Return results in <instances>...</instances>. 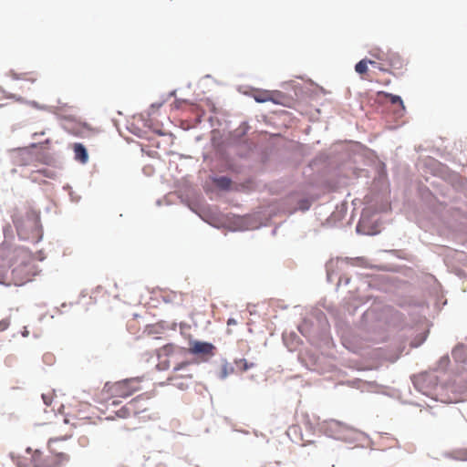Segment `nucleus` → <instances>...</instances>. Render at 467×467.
Wrapping results in <instances>:
<instances>
[{
    "instance_id": "nucleus-13",
    "label": "nucleus",
    "mask_w": 467,
    "mask_h": 467,
    "mask_svg": "<svg viewBox=\"0 0 467 467\" xmlns=\"http://www.w3.org/2000/svg\"><path fill=\"white\" fill-rule=\"evenodd\" d=\"M390 50H383L380 47H374L369 50V55L376 60L377 63H386Z\"/></svg>"
},
{
    "instance_id": "nucleus-21",
    "label": "nucleus",
    "mask_w": 467,
    "mask_h": 467,
    "mask_svg": "<svg viewBox=\"0 0 467 467\" xmlns=\"http://www.w3.org/2000/svg\"><path fill=\"white\" fill-rule=\"evenodd\" d=\"M232 371H233V368L230 365H228V364L223 365V369H222V373H223L222 377L223 378L227 377V375Z\"/></svg>"
},
{
    "instance_id": "nucleus-26",
    "label": "nucleus",
    "mask_w": 467,
    "mask_h": 467,
    "mask_svg": "<svg viewBox=\"0 0 467 467\" xmlns=\"http://www.w3.org/2000/svg\"><path fill=\"white\" fill-rule=\"evenodd\" d=\"M7 325L4 322H0V331L5 330Z\"/></svg>"
},
{
    "instance_id": "nucleus-1",
    "label": "nucleus",
    "mask_w": 467,
    "mask_h": 467,
    "mask_svg": "<svg viewBox=\"0 0 467 467\" xmlns=\"http://www.w3.org/2000/svg\"><path fill=\"white\" fill-rule=\"evenodd\" d=\"M0 262L2 265L13 267L11 274L16 285L30 281L35 275V260L27 249L3 243L0 245Z\"/></svg>"
},
{
    "instance_id": "nucleus-10",
    "label": "nucleus",
    "mask_w": 467,
    "mask_h": 467,
    "mask_svg": "<svg viewBox=\"0 0 467 467\" xmlns=\"http://www.w3.org/2000/svg\"><path fill=\"white\" fill-rule=\"evenodd\" d=\"M405 67L404 59L396 52L389 51L386 63H378V69L389 71V68L401 70Z\"/></svg>"
},
{
    "instance_id": "nucleus-3",
    "label": "nucleus",
    "mask_w": 467,
    "mask_h": 467,
    "mask_svg": "<svg viewBox=\"0 0 467 467\" xmlns=\"http://www.w3.org/2000/svg\"><path fill=\"white\" fill-rule=\"evenodd\" d=\"M13 223L21 239L31 243H38L42 239L40 213L32 207L16 211L13 216Z\"/></svg>"
},
{
    "instance_id": "nucleus-12",
    "label": "nucleus",
    "mask_w": 467,
    "mask_h": 467,
    "mask_svg": "<svg viewBox=\"0 0 467 467\" xmlns=\"http://www.w3.org/2000/svg\"><path fill=\"white\" fill-rule=\"evenodd\" d=\"M278 91H271V90H261L255 89L252 92V97L256 102L265 103L268 101H272L276 103V97H279Z\"/></svg>"
},
{
    "instance_id": "nucleus-7",
    "label": "nucleus",
    "mask_w": 467,
    "mask_h": 467,
    "mask_svg": "<svg viewBox=\"0 0 467 467\" xmlns=\"http://www.w3.org/2000/svg\"><path fill=\"white\" fill-rule=\"evenodd\" d=\"M10 159L16 166H36L38 154L30 148L15 149L10 151Z\"/></svg>"
},
{
    "instance_id": "nucleus-22",
    "label": "nucleus",
    "mask_w": 467,
    "mask_h": 467,
    "mask_svg": "<svg viewBox=\"0 0 467 467\" xmlns=\"http://www.w3.org/2000/svg\"><path fill=\"white\" fill-rule=\"evenodd\" d=\"M17 467H30V464L29 462H27L26 460H23L21 458H17L16 462Z\"/></svg>"
},
{
    "instance_id": "nucleus-17",
    "label": "nucleus",
    "mask_w": 467,
    "mask_h": 467,
    "mask_svg": "<svg viewBox=\"0 0 467 467\" xmlns=\"http://www.w3.org/2000/svg\"><path fill=\"white\" fill-rule=\"evenodd\" d=\"M385 97L388 98L389 99V101L391 102V104H394V105H399L400 107V111L401 113L404 112L405 110V106L403 104V101L402 99H400V96H397V95H392V94H389V93H384Z\"/></svg>"
},
{
    "instance_id": "nucleus-24",
    "label": "nucleus",
    "mask_w": 467,
    "mask_h": 467,
    "mask_svg": "<svg viewBox=\"0 0 467 467\" xmlns=\"http://www.w3.org/2000/svg\"><path fill=\"white\" fill-rule=\"evenodd\" d=\"M236 324H237V321L234 318H229L227 320V325L228 326H235Z\"/></svg>"
},
{
    "instance_id": "nucleus-15",
    "label": "nucleus",
    "mask_w": 467,
    "mask_h": 467,
    "mask_svg": "<svg viewBox=\"0 0 467 467\" xmlns=\"http://www.w3.org/2000/svg\"><path fill=\"white\" fill-rule=\"evenodd\" d=\"M368 64H370L372 67L378 68V63L376 60L362 59L358 63L356 64V66H355L356 72L358 73L359 75H363V74L367 73Z\"/></svg>"
},
{
    "instance_id": "nucleus-25",
    "label": "nucleus",
    "mask_w": 467,
    "mask_h": 467,
    "mask_svg": "<svg viewBox=\"0 0 467 467\" xmlns=\"http://www.w3.org/2000/svg\"><path fill=\"white\" fill-rule=\"evenodd\" d=\"M42 398L44 400V402L47 404V405H49L51 403V401L48 400V398L46 396V395H42Z\"/></svg>"
},
{
    "instance_id": "nucleus-16",
    "label": "nucleus",
    "mask_w": 467,
    "mask_h": 467,
    "mask_svg": "<svg viewBox=\"0 0 467 467\" xmlns=\"http://www.w3.org/2000/svg\"><path fill=\"white\" fill-rule=\"evenodd\" d=\"M40 175H42L46 178H49V179H53L56 176V174L53 171H50L48 169H42V170L33 171L31 172L30 177L33 181H38Z\"/></svg>"
},
{
    "instance_id": "nucleus-18",
    "label": "nucleus",
    "mask_w": 467,
    "mask_h": 467,
    "mask_svg": "<svg viewBox=\"0 0 467 467\" xmlns=\"http://www.w3.org/2000/svg\"><path fill=\"white\" fill-rule=\"evenodd\" d=\"M214 183L221 189L226 190L231 186V180L225 176L216 178Z\"/></svg>"
},
{
    "instance_id": "nucleus-8",
    "label": "nucleus",
    "mask_w": 467,
    "mask_h": 467,
    "mask_svg": "<svg viewBox=\"0 0 467 467\" xmlns=\"http://www.w3.org/2000/svg\"><path fill=\"white\" fill-rule=\"evenodd\" d=\"M78 410L73 409L67 412V416L65 419L66 423H71L73 426H80L82 424L89 422L90 417L88 416V410L90 405L88 403H78Z\"/></svg>"
},
{
    "instance_id": "nucleus-11",
    "label": "nucleus",
    "mask_w": 467,
    "mask_h": 467,
    "mask_svg": "<svg viewBox=\"0 0 467 467\" xmlns=\"http://www.w3.org/2000/svg\"><path fill=\"white\" fill-rule=\"evenodd\" d=\"M446 388L458 394L464 393L467 390V372L462 371L455 375L452 382Z\"/></svg>"
},
{
    "instance_id": "nucleus-14",
    "label": "nucleus",
    "mask_w": 467,
    "mask_h": 467,
    "mask_svg": "<svg viewBox=\"0 0 467 467\" xmlns=\"http://www.w3.org/2000/svg\"><path fill=\"white\" fill-rule=\"evenodd\" d=\"M75 159L81 163H86L88 160V155L86 148L81 143H75L73 145Z\"/></svg>"
},
{
    "instance_id": "nucleus-27",
    "label": "nucleus",
    "mask_w": 467,
    "mask_h": 467,
    "mask_svg": "<svg viewBox=\"0 0 467 467\" xmlns=\"http://www.w3.org/2000/svg\"><path fill=\"white\" fill-rule=\"evenodd\" d=\"M459 400L458 398L450 399V402H457Z\"/></svg>"
},
{
    "instance_id": "nucleus-23",
    "label": "nucleus",
    "mask_w": 467,
    "mask_h": 467,
    "mask_svg": "<svg viewBox=\"0 0 467 467\" xmlns=\"http://www.w3.org/2000/svg\"><path fill=\"white\" fill-rule=\"evenodd\" d=\"M309 206H310L309 202H308L307 200H305V201H303V202H302V203H301V206H300V207H301V209H303V210H307V209L309 208Z\"/></svg>"
},
{
    "instance_id": "nucleus-20",
    "label": "nucleus",
    "mask_w": 467,
    "mask_h": 467,
    "mask_svg": "<svg viewBox=\"0 0 467 467\" xmlns=\"http://www.w3.org/2000/svg\"><path fill=\"white\" fill-rule=\"evenodd\" d=\"M175 348V346L172 345V344H168V345H165L164 347H162L160 351L162 352L163 354L165 355H169L171 354V352H173Z\"/></svg>"
},
{
    "instance_id": "nucleus-5",
    "label": "nucleus",
    "mask_w": 467,
    "mask_h": 467,
    "mask_svg": "<svg viewBox=\"0 0 467 467\" xmlns=\"http://www.w3.org/2000/svg\"><path fill=\"white\" fill-rule=\"evenodd\" d=\"M150 396L147 393L138 395L119 409L116 410H112L111 411L114 413V416H109L107 419H127L131 416H139L141 413H145L150 410Z\"/></svg>"
},
{
    "instance_id": "nucleus-4",
    "label": "nucleus",
    "mask_w": 467,
    "mask_h": 467,
    "mask_svg": "<svg viewBox=\"0 0 467 467\" xmlns=\"http://www.w3.org/2000/svg\"><path fill=\"white\" fill-rule=\"evenodd\" d=\"M62 440L50 439L48 448L51 456L45 458L39 450L33 451L27 448L26 452L30 455V463L33 467H60L69 461L68 453L59 451L58 443Z\"/></svg>"
},
{
    "instance_id": "nucleus-2",
    "label": "nucleus",
    "mask_w": 467,
    "mask_h": 467,
    "mask_svg": "<svg viewBox=\"0 0 467 467\" xmlns=\"http://www.w3.org/2000/svg\"><path fill=\"white\" fill-rule=\"evenodd\" d=\"M141 378H130L115 382H106L99 394V402L107 410L118 407L125 400L142 389Z\"/></svg>"
},
{
    "instance_id": "nucleus-9",
    "label": "nucleus",
    "mask_w": 467,
    "mask_h": 467,
    "mask_svg": "<svg viewBox=\"0 0 467 467\" xmlns=\"http://www.w3.org/2000/svg\"><path fill=\"white\" fill-rule=\"evenodd\" d=\"M215 347L209 342L192 340L189 343L188 352L194 356L202 357L205 359L214 355Z\"/></svg>"
},
{
    "instance_id": "nucleus-6",
    "label": "nucleus",
    "mask_w": 467,
    "mask_h": 467,
    "mask_svg": "<svg viewBox=\"0 0 467 467\" xmlns=\"http://www.w3.org/2000/svg\"><path fill=\"white\" fill-rule=\"evenodd\" d=\"M168 379L171 385L181 389H187L193 379L191 362L184 361L175 366Z\"/></svg>"
},
{
    "instance_id": "nucleus-19",
    "label": "nucleus",
    "mask_w": 467,
    "mask_h": 467,
    "mask_svg": "<svg viewBox=\"0 0 467 467\" xmlns=\"http://www.w3.org/2000/svg\"><path fill=\"white\" fill-rule=\"evenodd\" d=\"M235 365L236 368L242 372L246 371L254 367L253 363H248L247 360L244 358L235 360Z\"/></svg>"
}]
</instances>
